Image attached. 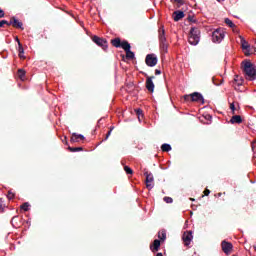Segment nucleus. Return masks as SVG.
<instances>
[{
    "instance_id": "1",
    "label": "nucleus",
    "mask_w": 256,
    "mask_h": 256,
    "mask_svg": "<svg viewBox=\"0 0 256 256\" xmlns=\"http://www.w3.org/2000/svg\"><path fill=\"white\" fill-rule=\"evenodd\" d=\"M242 71L247 79V81H255L256 79V69L255 65L249 60H244L242 62Z\"/></svg>"
},
{
    "instance_id": "2",
    "label": "nucleus",
    "mask_w": 256,
    "mask_h": 256,
    "mask_svg": "<svg viewBox=\"0 0 256 256\" xmlns=\"http://www.w3.org/2000/svg\"><path fill=\"white\" fill-rule=\"evenodd\" d=\"M201 39V30L197 27H191L189 32L188 43L190 45H199V41Z\"/></svg>"
},
{
    "instance_id": "3",
    "label": "nucleus",
    "mask_w": 256,
    "mask_h": 256,
    "mask_svg": "<svg viewBox=\"0 0 256 256\" xmlns=\"http://www.w3.org/2000/svg\"><path fill=\"white\" fill-rule=\"evenodd\" d=\"M159 33V43H160V51L161 53H167V49L169 47V43H167V37H165V29L160 28L158 30Z\"/></svg>"
},
{
    "instance_id": "4",
    "label": "nucleus",
    "mask_w": 256,
    "mask_h": 256,
    "mask_svg": "<svg viewBox=\"0 0 256 256\" xmlns=\"http://www.w3.org/2000/svg\"><path fill=\"white\" fill-rule=\"evenodd\" d=\"M184 101H192L196 103H205V99L203 98V95L199 92H194L190 95L184 96Z\"/></svg>"
},
{
    "instance_id": "5",
    "label": "nucleus",
    "mask_w": 256,
    "mask_h": 256,
    "mask_svg": "<svg viewBox=\"0 0 256 256\" xmlns=\"http://www.w3.org/2000/svg\"><path fill=\"white\" fill-rule=\"evenodd\" d=\"M223 39H225V32L221 29H216L213 33H212V41L214 43H221L223 41Z\"/></svg>"
},
{
    "instance_id": "6",
    "label": "nucleus",
    "mask_w": 256,
    "mask_h": 256,
    "mask_svg": "<svg viewBox=\"0 0 256 256\" xmlns=\"http://www.w3.org/2000/svg\"><path fill=\"white\" fill-rule=\"evenodd\" d=\"M92 41L94 43H96V45H98V47H101L102 49H104V51L108 47L107 39H105V38H101L99 36H93Z\"/></svg>"
},
{
    "instance_id": "7",
    "label": "nucleus",
    "mask_w": 256,
    "mask_h": 256,
    "mask_svg": "<svg viewBox=\"0 0 256 256\" xmlns=\"http://www.w3.org/2000/svg\"><path fill=\"white\" fill-rule=\"evenodd\" d=\"M158 59L155 54H148L145 58V63L148 67H155L157 65Z\"/></svg>"
},
{
    "instance_id": "8",
    "label": "nucleus",
    "mask_w": 256,
    "mask_h": 256,
    "mask_svg": "<svg viewBox=\"0 0 256 256\" xmlns=\"http://www.w3.org/2000/svg\"><path fill=\"white\" fill-rule=\"evenodd\" d=\"M144 75L146 77V89L149 91V93H153V91H155V84L153 83L155 76H149L147 74Z\"/></svg>"
},
{
    "instance_id": "9",
    "label": "nucleus",
    "mask_w": 256,
    "mask_h": 256,
    "mask_svg": "<svg viewBox=\"0 0 256 256\" xmlns=\"http://www.w3.org/2000/svg\"><path fill=\"white\" fill-rule=\"evenodd\" d=\"M182 241L186 247H189L191 245V241H193V232L186 231L182 235Z\"/></svg>"
},
{
    "instance_id": "10",
    "label": "nucleus",
    "mask_w": 256,
    "mask_h": 256,
    "mask_svg": "<svg viewBox=\"0 0 256 256\" xmlns=\"http://www.w3.org/2000/svg\"><path fill=\"white\" fill-rule=\"evenodd\" d=\"M123 50L126 53V59H135V53H133V51H131V44L129 43H124L123 44Z\"/></svg>"
},
{
    "instance_id": "11",
    "label": "nucleus",
    "mask_w": 256,
    "mask_h": 256,
    "mask_svg": "<svg viewBox=\"0 0 256 256\" xmlns=\"http://www.w3.org/2000/svg\"><path fill=\"white\" fill-rule=\"evenodd\" d=\"M110 43L113 47H116V49H119V48L123 49V45H125V43H129V42H127V40H124L121 42V38L116 37V38L112 39L110 41Z\"/></svg>"
},
{
    "instance_id": "12",
    "label": "nucleus",
    "mask_w": 256,
    "mask_h": 256,
    "mask_svg": "<svg viewBox=\"0 0 256 256\" xmlns=\"http://www.w3.org/2000/svg\"><path fill=\"white\" fill-rule=\"evenodd\" d=\"M222 251L226 254L229 255L231 251H233V244L230 242H227L225 240L222 241L221 243Z\"/></svg>"
},
{
    "instance_id": "13",
    "label": "nucleus",
    "mask_w": 256,
    "mask_h": 256,
    "mask_svg": "<svg viewBox=\"0 0 256 256\" xmlns=\"http://www.w3.org/2000/svg\"><path fill=\"white\" fill-rule=\"evenodd\" d=\"M144 175L146 177V187L149 189V191H151V188L153 187L152 183L155 181L153 174L151 172H145Z\"/></svg>"
},
{
    "instance_id": "14",
    "label": "nucleus",
    "mask_w": 256,
    "mask_h": 256,
    "mask_svg": "<svg viewBox=\"0 0 256 256\" xmlns=\"http://www.w3.org/2000/svg\"><path fill=\"white\" fill-rule=\"evenodd\" d=\"M9 25L14 27L15 29H21L23 31V22L19 21L17 18L12 17L9 21Z\"/></svg>"
},
{
    "instance_id": "15",
    "label": "nucleus",
    "mask_w": 256,
    "mask_h": 256,
    "mask_svg": "<svg viewBox=\"0 0 256 256\" xmlns=\"http://www.w3.org/2000/svg\"><path fill=\"white\" fill-rule=\"evenodd\" d=\"M173 20L174 21H181V19H183V17H185V12L181 11V10H176L173 12L172 14Z\"/></svg>"
},
{
    "instance_id": "16",
    "label": "nucleus",
    "mask_w": 256,
    "mask_h": 256,
    "mask_svg": "<svg viewBox=\"0 0 256 256\" xmlns=\"http://www.w3.org/2000/svg\"><path fill=\"white\" fill-rule=\"evenodd\" d=\"M85 140V136L77 133H73L70 139L71 143H79V141Z\"/></svg>"
},
{
    "instance_id": "17",
    "label": "nucleus",
    "mask_w": 256,
    "mask_h": 256,
    "mask_svg": "<svg viewBox=\"0 0 256 256\" xmlns=\"http://www.w3.org/2000/svg\"><path fill=\"white\" fill-rule=\"evenodd\" d=\"M159 247H161V240H154L153 244L150 245V250L152 253H157L159 251Z\"/></svg>"
},
{
    "instance_id": "18",
    "label": "nucleus",
    "mask_w": 256,
    "mask_h": 256,
    "mask_svg": "<svg viewBox=\"0 0 256 256\" xmlns=\"http://www.w3.org/2000/svg\"><path fill=\"white\" fill-rule=\"evenodd\" d=\"M230 123H231L232 125H235V123H236L237 125H241V123H243V118H241L240 115H234V116H232V118L230 119Z\"/></svg>"
},
{
    "instance_id": "19",
    "label": "nucleus",
    "mask_w": 256,
    "mask_h": 256,
    "mask_svg": "<svg viewBox=\"0 0 256 256\" xmlns=\"http://www.w3.org/2000/svg\"><path fill=\"white\" fill-rule=\"evenodd\" d=\"M241 47L244 51H247L250 47L249 42L245 40L243 36H239Z\"/></svg>"
},
{
    "instance_id": "20",
    "label": "nucleus",
    "mask_w": 256,
    "mask_h": 256,
    "mask_svg": "<svg viewBox=\"0 0 256 256\" xmlns=\"http://www.w3.org/2000/svg\"><path fill=\"white\" fill-rule=\"evenodd\" d=\"M253 53H256V47L255 46H249L248 50L244 52V55L246 57H249L250 55H253Z\"/></svg>"
},
{
    "instance_id": "21",
    "label": "nucleus",
    "mask_w": 256,
    "mask_h": 256,
    "mask_svg": "<svg viewBox=\"0 0 256 256\" xmlns=\"http://www.w3.org/2000/svg\"><path fill=\"white\" fill-rule=\"evenodd\" d=\"M21 53H25V49L23 48V44H18V57L20 59H25V55H21Z\"/></svg>"
},
{
    "instance_id": "22",
    "label": "nucleus",
    "mask_w": 256,
    "mask_h": 256,
    "mask_svg": "<svg viewBox=\"0 0 256 256\" xmlns=\"http://www.w3.org/2000/svg\"><path fill=\"white\" fill-rule=\"evenodd\" d=\"M158 239L160 241H165V239H167V233L165 232V230L158 232Z\"/></svg>"
},
{
    "instance_id": "23",
    "label": "nucleus",
    "mask_w": 256,
    "mask_h": 256,
    "mask_svg": "<svg viewBox=\"0 0 256 256\" xmlns=\"http://www.w3.org/2000/svg\"><path fill=\"white\" fill-rule=\"evenodd\" d=\"M224 23H226V25H228V27H230L231 29H235V24L233 23V21H231V19L225 18Z\"/></svg>"
},
{
    "instance_id": "24",
    "label": "nucleus",
    "mask_w": 256,
    "mask_h": 256,
    "mask_svg": "<svg viewBox=\"0 0 256 256\" xmlns=\"http://www.w3.org/2000/svg\"><path fill=\"white\" fill-rule=\"evenodd\" d=\"M25 70H23V69H19L18 70V77H19V79L21 80V81H25Z\"/></svg>"
},
{
    "instance_id": "25",
    "label": "nucleus",
    "mask_w": 256,
    "mask_h": 256,
    "mask_svg": "<svg viewBox=\"0 0 256 256\" xmlns=\"http://www.w3.org/2000/svg\"><path fill=\"white\" fill-rule=\"evenodd\" d=\"M68 151H71V153H77V151H83V147H68Z\"/></svg>"
},
{
    "instance_id": "26",
    "label": "nucleus",
    "mask_w": 256,
    "mask_h": 256,
    "mask_svg": "<svg viewBox=\"0 0 256 256\" xmlns=\"http://www.w3.org/2000/svg\"><path fill=\"white\" fill-rule=\"evenodd\" d=\"M161 149L165 153H169V151H171V145H169V144H162Z\"/></svg>"
},
{
    "instance_id": "27",
    "label": "nucleus",
    "mask_w": 256,
    "mask_h": 256,
    "mask_svg": "<svg viewBox=\"0 0 256 256\" xmlns=\"http://www.w3.org/2000/svg\"><path fill=\"white\" fill-rule=\"evenodd\" d=\"M135 113H136L139 121H141V117H143V110L141 108L135 109Z\"/></svg>"
},
{
    "instance_id": "28",
    "label": "nucleus",
    "mask_w": 256,
    "mask_h": 256,
    "mask_svg": "<svg viewBox=\"0 0 256 256\" xmlns=\"http://www.w3.org/2000/svg\"><path fill=\"white\" fill-rule=\"evenodd\" d=\"M174 1L176 4L177 9H179L182 5H185V0H171Z\"/></svg>"
},
{
    "instance_id": "29",
    "label": "nucleus",
    "mask_w": 256,
    "mask_h": 256,
    "mask_svg": "<svg viewBox=\"0 0 256 256\" xmlns=\"http://www.w3.org/2000/svg\"><path fill=\"white\" fill-rule=\"evenodd\" d=\"M124 171L127 175H133V169L129 166H124Z\"/></svg>"
},
{
    "instance_id": "30",
    "label": "nucleus",
    "mask_w": 256,
    "mask_h": 256,
    "mask_svg": "<svg viewBox=\"0 0 256 256\" xmlns=\"http://www.w3.org/2000/svg\"><path fill=\"white\" fill-rule=\"evenodd\" d=\"M29 202H25L20 206V209H22L23 211H29Z\"/></svg>"
},
{
    "instance_id": "31",
    "label": "nucleus",
    "mask_w": 256,
    "mask_h": 256,
    "mask_svg": "<svg viewBox=\"0 0 256 256\" xmlns=\"http://www.w3.org/2000/svg\"><path fill=\"white\" fill-rule=\"evenodd\" d=\"M187 19L190 23H197V19H195V15H188Z\"/></svg>"
},
{
    "instance_id": "32",
    "label": "nucleus",
    "mask_w": 256,
    "mask_h": 256,
    "mask_svg": "<svg viewBox=\"0 0 256 256\" xmlns=\"http://www.w3.org/2000/svg\"><path fill=\"white\" fill-rule=\"evenodd\" d=\"M234 81L237 82V85H238V86L243 85V79H242V78H239V76H236L235 79H234Z\"/></svg>"
},
{
    "instance_id": "33",
    "label": "nucleus",
    "mask_w": 256,
    "mask_h": 256,
    "mask_svg": "<svg viewBox=\"0 0 256 256\" xmlns=\"http://www.w3.org/2000/svg\"><path fill=\"white\" fill-rule=\"evenodd\" d=\"M8 199H14L15 198V193L11 190L8 191L7 194Z\"/></svg>"
},
{
    "instance_id": "34",
    "label": "nucleus",
    "mask_w": 256,
    "mask_h": 256,
    "mask_svg": "<svg viewBox=\"0 0 256 256\" xmlns=\"http://www.w3.org/2000/svg\"><path fill=\"white\" fill-rule=\"evenodd\" d=\"M5 25H7L8 27L10 26V24L7 20H1L0 21V27H4Z\"/></svg>"
},
{
    "instance_id": "35",
    "label": "nucleus",
    "mask_w": 256,
    "mask_h": 256,
    "mask_svg": "<svg viewBox=\"0 0 256 256\" xmlns=\"http://www.w3.org/2000/svg\"><path fill=\"white\" fill-rule=\"evenodd\" d=\"M113 129H115V127H111L110 130L108 131V133L106 134V137L104 139V141H107V139H109V137L111 136V132L113 131Z\"/></svg>"
},
{
    "instance_id": "36",
    "label": "nucleus",
    "mask_w": 256,
    "mask_h": 256,
    "mask_svg": "<svg viewBox=\"0 0 256 256\" xmlns=\"http://www.w3.org/2000/svg\"><path fill=\"white\" fill-rule=\"evenodd\" d=\"M164 201L165 203H173V198L166 196L164 197Z\"/></svg>"
},
{
    "instance_id": "37",
    "label": "nucleus",
    "mask_w": 256,
    "mask_h": 256,
    "mask_svg": "<svg viewBox=\"0 0 256 256\" xmlns=\"http://www.w3.org/2000/svg\"><path fill=\"white\" fill-rule=\"evenodd\" d=\"M230 109L232 111V115H235V104L234 103L230 104Z\"/></svg>"
},
{
    "instance_id": "38",
    "label": "nucleus",
    "mask_w": 256,
    "mask_h": 256,
    "mask_svg": "<svg viewBox=\"0 0 256 256\" xmlns=\"http://www.w3.org/2000/svg\"><path fill=\"white\" fill-rule=\"evenodd\" d=\"M3 17H5V11L0 8V19H3Z\"/></svg>"
},
{
    "instance_id": "39",
    "label": "nucleus",
    "mask_w": 256,
    "mask_h": 256,
    "mask_svg": "<svg viewBox=\"0 0 256 256\" xmlns=\"http://www.w3.org/2000/svg\"><path fill=\"white\" fill-rule=\"evenodd\" d=\"M211 193V190H209V189H206V190H204V195L206 196V197H208V195Z\"/></svg>"
},
{
    "instance_id": "40",
    "label": "nucleus",
    "mask_w": 256,
    "mask_h": 256,
    "mask_svg": "<svg viewBox=\"0 0 256 256\" xmlns=\"http://www.w3.org/2000/svg\"><path fill=\"white\" fill-rule=\"evenodd\" d=\"M0 211H3V200L0 199Z\"/></svg>"
},
{
    "instance_id": "41",
    "label": "nucleus",
    "mask_w": 256,
    "mask_h": 256,
    "mask_svg": "<svg viewBox=\"0 0 256 256\" xmlns=\"http://www.w3.org/2000/svg\"><path fill=\"white\" fill-rule=\"evenodd\" d=\"M155 75H161V70L156 69V70H155Z\"/></svg>"
},
{
    "instance_id": "42",
    "label": "nucleus",
    "mask_w": 256,
    "mask_h": 256,
    "mask_svg": "<svg viewBox=\"0 0 256 256\" xmlns=\"http://www.w3.org/2000/svg\"><path fill=\"white\" fill-rule=\"evenodd\" d=\"M62 143H65L66 145H68V143H67V137H64V139H62Z\"/></svg>"
},
{
    "instance_id": "43",
    "label": "nucleus",
    "mask_w": 256,
    "mask_h": 256,
    "mask_svg": "<svg viewBox=\"0 0 256 256\" xmlns=\"http://www.w3.org/2000/svg\"><path fill=\"white\" fill-rule=\"evenodd\" d=\"M16 41H17L18 45H19V43H21V41L19 40V37H16Z\"/></svg>"
},
{
    "instance_id": "44",
    "label": "nucleus",
    "mask_w": 256,
    "mask_h": 256,
    "mask_svg": "<svg viewBox=\"0 0 256 256\" xmlns=\"http://www.w3.org/2000/svg\"><path fill=\"white\" fill-rule=\"evenodd\" d=\"M156 256H163V253L159 252L156 254Z\"/></svg>"
},
{
    "instance_id": "45",
    "label": "nucleus",
    "mask_w": 256,
    "mask_h": 256,
    "mask_svg": "<svg viewBox=\"0 0 256 256\" xmlns=\"http://www.w3.org/2000/svg\"><path fill=\"white\" fill-rule=\"evenodd\" d=\"M221 195H222L221 193H218V197H221Z\"/></svg>"
},
{
    "instance_id": "46",
    "label": "nucleus",
    "mask_w": 256,
    "mask_h": 256,
    "mask_svg": "<svg viewBox=\"0 0 256 256\" xmlns=\"http://www.w3.org/2000/svg\"><path fill=\"white\" fill-rule=\"evenodd\" d=\"M21 55H25V53H21Z\"/></svg>"
}]
</instances>
